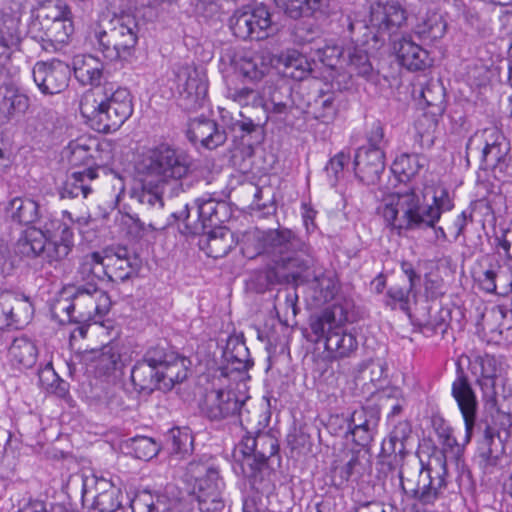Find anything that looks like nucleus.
<instances>
[{
	"label": "nucleus",
	"instance_id": "13d9d810",
	"mask_svg": "<svg viewBox=\"0 0 512 512\" xmlns=\"http://www.w3.org/2000/svg\"><path fill=\"white\" fill-rule=\"evenodd\" d=\"M105 254L92 252L82 257L79 271L82 274L94 275L98 278L104 275Z\"/></svg>",
	"mask_w": 512,
	"mask_h": 512
},
{
	"label": "nucleus",
	"instance_id": "4468645a",
	"mask_svg": "<svg viewBox=\"0 0 512 512\" xmlns=\"http://www.w3.org/2000/svg\"><path fill=\"white\" fill-rule=\"evenodd\" d=\"M174 89L179 107L186 111H196L206 102L208 81L205 74L195 67L179 65L174 71Z\"/></svg>",
	"mask_w": 512,
	"mask_h": 512
},
{
	"label": "nucleus",
	"instance_id": "cd10ccee",
	"mask_svg": "<svg viewBox=\"0 0 512 512\" xmlns=\"http://www.w3.org/2000/svg\"><path fill=\"white\" fill-rule=\"evenodd\" d=\"M74 76L83 86H103L104 63L91 54H78L72 59Z\"/></svg>",
	"mask_w": 512,
	"mask_h": 512
},
{
	"label": "nucleus",
	"instance_id": "f03ea898",
	"mask_svg": "<svg viewBox=\"0 0 512 512\" xmlns=\"http://www.w3.org/2000/svg\"><path fill=\"white\" fill-rule=\"evenodd\" d=\"M454 208L453 199L446 188L435 190L431 204L414 187L388 196L378 208L386 225L397 231L425 230L438 223L441 215Z\"/></svg>",
	"mask_w": 512,
	"mask_h": 512
},
{
	"label": "nucleus",
	"instance_id": "ea45409f",
	"mask_svg": "<svg viewBox=\"0 0 512 512\" xmlns=\"http://www.w3.org/2000/svg\"><path fill=\"white\" fill-rule=\"evenodd\" d=\"M207 247L209 257L218 259L226 256L233 247V234L225 227L206 230Z\"/></svg>",
	"mask_w": 512,
	"mask_h": 512
},
{
	"label": "nucleus",
	"instance_id": "864d4df0",
	"mask_svg": "<svg viewBox=\"0 0 512 512\" xmlns=\"http://www.w3.org/2000/svg\"><path fill=\"white\" fill-rule=\"evenodd\" d=\"M131 198L147 208H162L164 205L162 195L158 189H152L146 184L134 188L131 192Z\"/></svg>",
	"mask_w": 512,
	"mask_h": 512
},
{
	"label": "nucleus",
	"instance_id": "2eb2a0df",
	"mask_svg": "<svg viewBox=\"0 0 512 512\" xmlns=\"http://www.w3.org/2000/svg\"><path fill=\"white\" fill-rule=\"evenodd\" d=\"M189 471L197 480L195 491L201 512H219L224 508L222 489L224 483L219 477L218 471L195 461L189 463Z\"/></svg>",
	"mask_w": 512,
	"mask_h": 512
},
{
	"label": "nucleus",
	"instance_id": "6ab92c4d",
	"mask_svg": "<svg viewBox=\"0 0 512 512\" xmlns=\"http://www.w3.org/2000/svg\"><path fill=\"white\" fill-rule=\"evenodd\" d=\"M244 403L236 391L219 389L206 396L202 406V412L211 421H220L239 416L242 427L244 426Z\"/></svg>",
	"mask_w": 512,
	"mask_h": 512
},
{
	"label": "nucleus",
	"instance_id": "052dcab7",
	"mask_svg": "<svg viewBox=\"0 0 512 512\" xmlns=\"http://www.w3.org/2000/svg\"><path fill=\"white\" fill-rule=\"evenodd\" d=\"M132 512H165L166 507L161 508L159 498L157 501L149 492L137 494L131 501Z\"/></svg>",
	"mask_w": 512,
	"mask_h": 512
},
{
	"label": "nucleus",
	"instance_id": "393cba45",
	"mask_svg": "<svg viewBox=\"0 0 512 512\" xmlns=\"http://www.w3.org/2000/svg\"><path fill=\"white\" fill-rule=\"evenodd\" d=\"M401 66L409 71H422L432 65L429 53L412 40L411 35H403L393 45Z\"/></svg>",
	"mask_w": 512,
	"mask_h": 512
},
{
	"label": "nucleus",
	"instance_id": "3c124183",
	"mask_svg": "<svg viewBox=\"0 0 512 512\" xmlns=\"http://www.w3.org/2000/svg\"><path fill=\"white\" fill-rule=\"evenodd\" d=\"M510 151V143L507 138L500 141V145H496L492 150L485 151L484 155L480 157L481 168L495 169L498 166L505 164L508 153Z\"/></svg>",
	"mask_w": 512,
	"mask_h": 512
},
{
	"label": "nucleus",
	"instance_id": "412c9836",
	"mask_svg": "<svg viewBox=\"0 0 512 512\" xmlns=\"http://www.w3.org/2000/svg\"><path fill=\"white\" fill-rule=\"evenodd\" d=\"M32 315L33 307L28 299L11 292L0 294V328L19 329L29 323Z\"/></svg>",
	"mask_w": 512,
	"mask_h": 512
},
{
	"label": "nucleus",
	"instance_id": "b1692460",
	"mask_svg": "<svg viewBox=\"0 0 512 512\" xmlns=\"http://www.w3.org/2000/svg\"><path fill=\"white\" fill-rule=\"evenodd\" d=\"M383 151L371 148H358L354 157L355 174L366 185L376 184L385 169Z\"/></svg>",
	"mask_w": 512,
	"mask_h": 512
},
{
	"label": "nucleus",
	"instance_id": "a878e982",
	"mask_svg": "<svg viewBox=\"0 0 512 512\" xmlns=\"http://www.w3.org/2000/svg\"><path fill=\"white\" fill-rule=\"evenodd\" d=\"M68 150V160L73 166L93 167L97 173L104 167L101 144L96 138H78L69 143Z\"/></svg>",
	"mask_w": 512,
	"mask_h": 512
},
{
	"label": "nucleus",
	"instance_id": "de8ad7c7",
	"mask_svg": "<svg viewBox=\"0 0 512 512\" xmlns=\"http://www.w3.org/2000/svg\"><path fill=\"white\" fill-rule=\"evenodd\" d=\"M65 12L57 6H48L40 9L29 25V32L35 37L45 30L49 22L58 21L65 17Z\"/></svg>",
	"mask_w": 512,
	"mask_h": 512
},
{
	"label": "nucleus",
	"instance_id": "37998d69",
	"mask_svg": "<svg viewBox=\"0 0 512 512\" xmlns=\"http://www.w3.org/2000/svg\"><path fill=\"white\" fill-rule=\"evenodd\" d=\"M284 75L295 80H303L311 71L307 58L297 50H288L280 57Z\"/></svg>",
	"mask_w": 512,
	"mask_h": 512
},
{
	"label": "nucleus",
	"instance_id": "79ce46f5",
	"mask_svg": "<svg viewBox=\"0 0 512 512\" xmlns=\"http://www.w3.org/2000/svg\"><path fill=\"white\" fill-rule=\"evenodd\" d=\"M339 101L334 92H323L314 99L312 109L315 119L325 124L334 122L338 115Z\"/></svg>",
	"mask_w": 512,
	"mask_h": 512
},
{
	"label": "nucleus",
	"instance_id": "473e14b6",
	"mask_svg": "<svg viewBox=\"0 0 512 512\" xmlns=\"http://www.w3.org/2000/svg\"><path fill=\"white\" fill-rule=\"evenodd\" d=\"M344 59V70L350 75H357L365 78L366 80H372L376 72L370 62L369 56L366 50L351 46L346 48V54Z\"/></svg>",
	"mask_w": 512,
	"mask_h": 512
},
{
	"label": "nucleus",
	"instance_id": "aec40b11",
	"mask_svg": "<svg viewBox=\"0 0 512 512\" xmlns=\"http://www.w3.org/2000/svg\"><path fill=\"white\" fill-rule=\"evenodd\" d=\"M32 76L39 90L45 95H54L64 91L69 84V67L60 60L37 62Z\"/></svg>",
	"mask_w": 512,
	"mask_h": 512
},
{
	"label": "nucleus",
	"instance_id": "72a5a7b5",
	"mask_svg": "<svg viewBox=\"0 0 512 512\" xmlns=\"http://www.w3.org/2000/svg\"><path fill=\"white\" fill-rule=\"evenodd\" d=\"M496 435L497 432L490 426H487L484 430L483 440L478 447V464L485 473H492L494 468L500 463L501 456L499 451L495 448Z\"/></svg>",
	"mask_w": 512,
	"mask_h": 512
},
{
	"label": "nucleus",
	"instance_id": "bf43d9fd",
	"mask_svg": "<svg viewBox=\"0 0 512 512\" xmlns=\"http://www.w3.org/2000/svg\"><path fill=\"white\" fill-rule=\"evenodd\" d=\"M350 162V155L341 151L337 153L325 166L329 183L336 186L339 179L343 176L344 167Z\"/></svg>",
	"mask_w": 512,
	"mask_h": 512
},
{
	"label": "nucleus",
	"instance_id": "a211bd4d",
	"mask_svg": "<svg viewBox=\"0 0 512 512\" xmlns=\"http://www.w3.org/2000/svg\"><path fill=\"white\" fill-rule=\"evenodd\" d=\"M467 360L468 368L475 377V383L481 389L483 397L488 400H495L501 363L494 355L475 351L467 356Z\"/></svg>",
	"mask_w": 512,
	"mask_h": 512
},
{
	"label": "nucleus",
	"instance_id": "ddd939ff",
	"mask_svg": "<svg viewBox=\"0 0 512 512\" xmlns=\"http://www.w3.org/2000/svg\"><path fill=\"white\" fill-rule=\"evenodd\" d=\"M231 216V210L225 201H218L211 196H203L194 201L193 206L185 205L179 212L178 219L185 223L191 234H205L206 230L222 227Z\"/></svg>",
	"mask_w": 512,
	"mask_h": 512
},
{
	"label": "nucleus",
	"instance_id": "338daca9",
	"mask_svg": "<svg viewBox=\"0 0 512 512\" xmlns=\"http://www.w3.org/2000/svg\"><path fill=\"white\" fill-rule=\"evenodd\" d=\"M448 314V310H441L438 316H435L434 319L422 325V333L426 336H432L437 333L444 334L448 327V323L446 322V316H448Z\"/></svg>",
	"mask_w": 512,
	"mask_h": 512
},
{
	"label": "nucleus",
	"instance_id": "39448f33",
	"mask_svg": "<svg viewBox=\"0 0 512 512\" xmlns=\"http://www.w3.org/2000/svg\"><path fill=\"white\" fill-rule=\"evenodd\" d=\"M79 109L93 130L101 133L114 132L133 113L132 95L126 87L105 81L103 86L90 88L82 94Z\"/></svg>",
	"mask_w": 512,
	"mask_h": 512
},
{
	"label": "nucleus",
	"instance_id": "a18cd8bd",
	"mask_svg": "<svg viewBox=\"0 0 512 512\" xmlns=\"http://www.w3.org/2000/svg\"><path fill=\"white\" fill-rule=\"evenodd\" d=\"M48 24L49 25H45V30L40 34H35L34 38L64 43L72 33V24L68 21L66 16L58 21L49 22Z\"/></svg>",
	"mask_w": 512,
	"mask_h": 512
},
{
	"label": "nucleus",
	"instance_id": "c85d7f7f",
	"mask_svg": "<svg viewBox=\"0 0 512 512\" xmlns=\"http://www.w3.org/2000/svg\"><path fill=\"white\" fill-rule=\"evenodd\" d=\"M98 178V173L93 167L75 171L67 176L63 186L60 188V197L74 199L87 198L93 191L91 182Z\"/></svg>",
	"mask_w": 512,
	"mask_h": 512
},
{
	"label": "nucleus",
	"instance_id": "5701e85b",
	"mask_svg": "<svg viewBox=\"0 0 512 512\" xmlns=\"http://www.w3.org/2000/svg\"><path fill=\"white\" fill-rule=\"evenodd\" d=\"M105 253L104 275L112 282H124L131 278L139 268V261L132 257L127 248L107 249Z\"/></svg>",
	"mask_w": 512,
	"mask_h": 512
},
{
	"label": "nucleus",
	"instance_id": "7ed1b4c3",
	"mask_svg": "<svg viewBox=\"0 0 512 512\" xmlns=\"http://www.w3.org/2000/svg\"><path fill=\"white\" fill-rule=\"evenodd\" d=\"M74 221L68 211L62 218L40 214L37 225L27 228L16 242V252L27 258H42L49 264L64 260L74 246Z\"/></svg>",
	"mask_w": 512,
	"mask_h": 512
},
{
	"label": "nucleus",
	"instance_id": "0e129e2a",
	"mask_svg": "<svg viewBox=\"0 0 512 512\" xmlns=\"http://www.w3.org/2000/svg\"><path fill=\"white\" fill-rule=\"evenodd\" d=\"M367 145L361 148L378 149L384 152L387 145V140L384 135V128L379 121L374 122L367 132Z\"/></svg>",
	"mask_w": 512,
	"mask_h": 512
},
{
	"label": "nucleus",
	"instance_id": "9d476101",
	"mask_svg": "<svg viewBox=\"0 0 512 512\" xmlns=\"http://www.w3.org/2000/svg\"><path fill=\"white\" fill-rule=\"evenodd\" d=\"M407 21V11L398 0H388L371 7L369 22L352 20L350 16L342 19V24L347 26L349 35L353 39L358 33L363 32L364 41L369 38L376 43L384 41L386 35L396 32Z\"/></svg>",
	"mask_w": 512,
	"mask_h": 512
},
{
	"label": "nucleus",
	"instance_id": "09e8293b",
	"mask_svg": "<svg viewBox=\"0 0 512 512\" xmlns=\"http://www.w3.org/2000/svg\"><path fill=\"white\" fill-rule=\"evenodd\" d=\"M412 290L400 286H391L387 289L383 303L391 310L400 309L407 313L410 310V293Z\"/></svg>",
	"mask_w": 512,
	"mask_h": 512
},
{
	"label": "nucleus",
	"instance_id": "69168bd1",
	"mask_svg": "<svg viewBox=\"0 0 512 512\" xmlns=\"http://www.w3.org/2000/svg\"><path fill=\"white\" fill-rule=\"evenodd\" d=\"M500 269L501 266L498 263L490 264L489 267L478 277L479 287L483 291L487 293H496V278Z\"/></svg>",
	"mask_w": 512,
	"mask_h": 512
},
{
	"label": "nucleus",
	"instance_id": "2f4dec72",
	"mask_svg": "<svg viewBox=\"0 0 512 512\" xmlns=\"http://www.w3.org/2000/svg\"><path fill=\"white\" fill-rule=\"evenodd\" d=\"M505 135L497 127H488L480 131H476L467 141V156L477 155L482 157L485 151L492 150L496 145H500V141L505 139Z\"/></svg>",
	"mask_w": 512,
	"mask_h": 512
},
{
	"label": "nucleus",
	"instance_id": "58836bf2",
	"mask_svg": "<svg viewBox=\"0 0 512 512\" xmlns=\"http://www.w3.org/2000/svg\"><path fill=\"white\" fill-rule=\"evenodd\" d=\"M6 213L14 222L25 225L37 223L40 217L38 203L20 197H15L9 202Z\"/></svg>",
	"mask_w": 512,
	"mask_h": 512
},
{
	"label": "nucleus",
	"instance_id": "1a4fd4ad",
	"mask_svg": "<svg viewBox=\"0 0 512 512\" xmlns=\"http://www.w3.org/2000/svg\"><path fill=\"white\" fill-rule=\"evenodd\" d=\"M243 429L246 434L238 445L242 457L236 459L234 470L255 484L268 471L269 460L278 453L279 445L277 439L268 432H253L245 425Z\"/></svg>",
	"mask_w": 512,
	"mask_h": 512
},
{
	"label": "nucleus",
	"instance_id": "5fc2aeb1",
	"mask_svg": "<svg viewBox=\"0 0 512 512\" xmlns=\"http://www.w3.org/2000/svg\"><path fill=\"white\" fill-rule=\"evenodd\" d=\"M317 53L319 60L332 70H342L344 68L346 49L337 45H326L319 48Z\"/></svg>",
	"mask_w": 512,
	"mask_h": 512
},
{
	"label": "nucleus",
	"instance_id": "f704fd0d",
	"mask_svg": "<svg viewBox=\"0 0 512 512\" xmlns=\"http://www.w3.org/2000/svg\"><path fill=\"white\" fill-rule=\"evenodd\" d=\"M97 490L90 512H116L121 507L120 489L112 483L101 480L97 483Z\"/></svg>",
	"mask_w": 512,
	"mask_h": 512
},
{
	"label": "nucleus",
	"instance_id": "0eeeda50",
	"mask_svg": "<svg viewBox=\"0 0 512 512\" xmlns=\"http://www.w3.org/2000/svg\"><path fill=\"white\" fill-rule=\"evenodd\" d=\"M112 305L110 296L89 281L84 284L64 287L53 306L54 313H66L68 321L81 322L102 319Z\"/></svg>",
	"mask_w": 512,
	"mask_h": 512
},
{
	"label": "nucleus",
	"instance_id": "f8f14e48",
	"mask_svg": "<svg viewBox=\"0 0 512 512\" xmlns=\"http://www.w3.org/2000/svg\"><path fill=\"white\" fill-rule=\"evenodd\" d=\"M448 471L444 454L434 455L426 466L422 465L416 487H408L403 471L398 473L400 487L405 495L411 496L422 505H433L443 497L448 487Z\"/></svg>",
	"mask_w": 512,
	"mask_h": 512
},
{
	"label": "nucleus",
	"instance_id": "7c9ffc66",
	"mask_svg": "<svg viewBox=\"0 0 512 512\" xmlns=\"http://www.w3.org/2000/svg\"><path fill=\"white\" fill-rule=\"evenodd\" d=\"M447 23L442 15L429 12L421 17L415 25L413 32L424 43H432L444 37Z\"/></svg>",
	"mask_w": 512,
	"mask_h": 512
},
{
	"label": "nucleus",
	"instance_id": "20e7f679",
	"mask_svg": "<svg viewBox=\"0 0 512 512\" xmlns=\"http://www.w3.org/2000/svg\"><path fill=\"white\" fill-rule=\"evenodd\" d=\"M190 360L174 351L166 342L147 348L142 358L131 369L135 390L146 395L155 390L168 392L183 382L189 371Z\"/></svg>",
	"mask_w": 512,
	"mask_h": 512
},
{
	"label": "nucleus",
	"instance_id": "a19ab883",
	"mask_svg": "<svg viewBox=\"0 0 512 512\" xmlns=\"http://www.w3.org/2000/svg\"><path fill=\"white\" fill-rule=\"evenodd\" d=\"M166 444L171 453L185 458L193 451L194 438L188 427H173L166 435Z\"/></svg>",
	"mask_w": 512,
	"mask_h": 512
},
{
	"label": "nucleus",
	"instance_id": "bb28decb",
	"mask_svg": "<svg viewBox=\"0 0 512 512\" xmlns=\"http://www.w3.org/2000/svg\"><path fill=\"white\" fill-rule=\"evenodd\" d=\"M187 138L194 145L200 144L202 147L212 150L223 145L227 136L214 120L196 118L189 123Z\"/></svg>",
	"mask_w": 512,
	"mask_h": 512
},
{
	"label": "nucleus",
	"instance_id": "4c0bfd02",
	"mask_svg": "<svg viewBox=\"0 0 512 512\" xmlns=\"http://www.w3.org/2000/svg\"><path fill=\"white\" fill-rule=\"evenodd\" d=\"M12 365L18 368H31L37 359V348L27 337L15 338L8 350Z\"/></svg>",
	"mask_w": 512,
	"mask_h": 512
},
{
	"label": "nucleus",
	"instance_id": "9b49d317",
	"mask_svg": "<svg viewBox=\"0 0 512 512\" xmlns=\"http://www.w3.org/2000/svg\"><path fill=\"white\" fill-rule=\"evenodd\" d=\"M192 162L185 150L162 143L143 154L138 169L161 182L178 181L189 174Z\"/></svg>",
	"mask_w": 512,
	"mask_h": 512
},
{
	"label": "nucleus",
	"instance_id": "680f3d73",
	"mask_svg": "<svg viewBox=\"0 0 512 512\" xmlns=\"http://www.w3.org/2000/svg\"><path fill=\"white\" fill-rule=\"evenodd\" d=\"M123 223L127 227L128 234L135 239H140L156 230L153 224L144 223L137 214H127Z\"/></svg>",
	"mask_w": 512,
	"mask_h": 512
},
{
	"label": "nucleus",
	"instance_id": "f257e3e1",
	"mask_svg": "<svg viewBox=\"0 0 512 512\" xmlns=\"http://www.w3.org/2000/svg\"><path fill=\"white\" fill-rule=\"evenodd\" d=\"M243 252L253 258L264 255L274 263L266 270L269 284L298 282L314 264L312 248L290 229H269L245 234Z\"/></svg>",
	"mask_w": 512,
	"mask_h": 512
},
{
	"label": "nucleus",
	"instance_id": "dca6fc26",
	"mask_svg": "<svg viewBox=\"0 0 512 512\" xmlns=\"http://www.w3.org/2000/svg\"><path fill=\"white\" fill-rule=\"evenodd\" d=\"M230 28L239 39L263 40L272 31L271 14L264 5L244 7L230 18Z\"/></svg>",
	"mask_w": 512,
	"mask_h": 512
},
{
	"label": "nucleus",
	"instance_id": "603ef678",
	"mask_svg": "<svg viewBox=\"0 0 512 512\" xmlns=\"http://www.w3.org/2000/svg\"><path fill=\"white\" fill-rule=\"evenodd\" d=\"M227 97L241 107H258L263 102L259 91L251 87L230 88L228 89Z\"/></svg>",
	"mask_w": 512,
	"mask_h": 512
},
{
	"label": "nucleus",
	"instance_id": "4d7b16f0",
	"mask_svg": "<svg viewBox=\"0 0 512 512\" xmlns=\"http://www.w3.org/2000/svg\"><path fill=\"white\" fill-rule=\"evenodd\" d=\"M134 456L141 460H150L159 452V445L150 437L136 436L131 439Z\"/></svg>",
	"mask_w": 512,
	"mask_h": 512
},
{
	"label": "nucleus",
	"instance_id": "c756f323",
	"mask_svg": "<svg viewBox=\"0 0 512 512\" xmlns=\"http://www.w3.org/2000/svg\"><path fill=\"white\" fill-rule=\"evenodd\" d=\"M88 366L98 376H110L120 369L121 355L110 345L103 346L100 350H93L85 356Z\"/></svg>",
	"mask_w": 512,
	"mask_h": 512
},
{
	"label": "nucleus",
	"instance_id": "423d86ee",
	"mask_svg": "<svg viewBox=\"0 0 512 512\" xmlns=\"http://www.w3.org/2000/svg\"><path fill=\"white\" fill-rule=\"evenodd\" d=\"M139 33L137 16L122 12L102 17L93 30L92 42L108 61L128 62L135 54Z\"/></svg>",
	"mask_w": 512,
	"mask_h": 512
},
{
	"label": "nucleus",
	"instance_id": "e2e57ef3",
	"mask_svg": "<svg viewBox=\"0 0 512 512\" xmlns=\"http://www.w3.org/2000/svg\"><path fill=\"white\" fill-rule=\"evenodd\" d=\"M38 376L42 386L52 388L54 382H57L58 385L56 390L60 396H64L68 392L67 383L59 378L51 364H47L43 369H41Z\"/></svg>",
	"mask_w": 512,
	"mask_h": 512
},
{
	"label": "nucleus",
	"instance_id": "49530a36",
	"mask_svg": "<svg viewBox=\"0 0 512 512\" xmlns=\"http://www.w3.org/2000/svg\"><path fill=\"white\" fill-rule=\"evenodd\" d=\"M4 100L7 105V116L9 118L25 114L30 106L28 96L14 88L12 85L7 87Z\"/></svg>",
	"mask_w": 512,
	"mask_h": 512
},
{
	"label": "nucleus",
	"instance_id": "6e6d98bb",
	"mask_svg": "<svg viewBox=\"0 0 512 512\" xmlns=\"http://www.w3.org/2000/svg\"><path fill=\"white\" fill-rule=\"evenodd\" d=\"M58 114L50 108H41L33 120L35 131L41 136L50 135L56 128Z\"/></svg>",
	"mask_w": 512,
	"mask_h": 512
},
{
	"label": "nucleus",
	"instance_id": "c03bdc74",
	"mask_svg": "<svg viewBox=\"0 0 512 512\" xmlns=\"http://www.w3.org/2000/svg\"><path fill=\"white\" fill-rule=\"evenodd\" d=\"M223 355L235 371H246L252 365L248 359V348L245 343L239 342L237 338H229Z\"/></svg>",
	"mask_w": 512,
	"mask_h": 512
},
{
	"label": "nucleus",
	"instance_id": "6e6552de",
	"mask_svg": "<svg viewBox=\"0 0 512 512\" xmlns=\"http://www.w3.org/2000/svg\"><path fill=\"white\" fill-rule=\"evenodd\" d=\"M347 321L348 313L339 304H333L310 318V329L315 341L325 340V350L332 359L349 358L358 349L356 336L344 329Z\"/></svg>",
	"mask_w": 512,
	"mask_h": 512
},
{
	"label": "nucleus",
	"instance_id": "774afa93",
	"mask_svg": "<svg viewBox=\"0 0 512 512\" xmlns=\"http://www.w3.org/2000/svg\"><path fill=\"white\" fill-rule=\"evenodd\" d=\"M261 106H263L265 112L268 115H273V116L279 117V118L287 115L292 107L291 88L290 87L285 88L283 101L272 103V104H263L262 103Z\"/></svg>",
	"mask_w": 512,
	"mask_h": 512
},
{
	"label": "nucleus",
	"instance_id": "c9c22d12",
	"mask_svg": "<svg viewBox=\"0 0 512 512\" xmlns=\"http://www.w3.org/2000/svg\"><path fill=\"white\" fill-rule=\"evenodd\" d=\"M426 165L427 158L424 155L404 153L394 160L391 170L399 181L408 182L415 178Z\"/></svg>",
	"mask_w": 512,
	"mask_h": 512
},
{
	"label": "nucleus",
	"instance_id": "8fccbe9b",
	"mask_svg": "<svg viewBox=\"0 0 512 512\" xmlns=\"http://www.w3.org/2000/svg\"><path fill=\"white\" fill-rule=\"evenodd\" d=\"M239 68L243 76L252 81L261 80L270 69L269 65H267L259 55L243 58Z\"/></svg>",
	"mask_w": 512,
	"mask_h": 512
},
{
	"label": "nucleus",
	"instance_id": "e433bc0d",
	"mask_svg": "<svg viewBox=\"0 0 512 512\" xmlns=\"http://www.w3.org/2000/svg\"><path fill=\"white\" fill-rule=\"evenodd\" d=\"M328 0H274L275 5L292 19L313 16L321 12Z\"/></svg>",
	"mask_w": 512,
	"mask_h": 512
},
{
	"label": "nucleus",
	"instance_id": "4be33fe9",
	"mask_svg": "<svg viewBox=\"0 0 512 512\" xmlns=\"http://www.w3.org/2000/svg\"><path fill=\"white\" fill-rule=\"evenodd\" d=\"M379 410L372 406L356 409L348 420V433L355 444L365 447L373 440L379 423Z\"/></svg>",
	"mask_w": 512,
	"mask_h": 512
},
{
	"label": "nucleus",
	"instance_id": "f3484780",
	"mask_svg": "<svg viewBox=\"0 0 512 512\" xmlns=\"http://www.w3.org/2000/svg\"><path fill=\"white\" fill-rule=\"evenodd\" d=\"M451 395L463 417L465 442L471 440L477 420L478 400L476 393L461 365L457 364L456 377L451 385Z\"/></svg>",
	"mask_w": 512,
	"mask_h": 512
}]
</instances>
